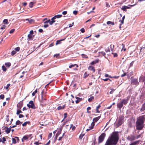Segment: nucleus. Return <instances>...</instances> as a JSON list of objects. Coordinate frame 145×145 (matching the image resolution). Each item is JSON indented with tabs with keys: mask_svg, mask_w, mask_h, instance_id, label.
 <instances>
[{
	"mask_svg": "<svg viewBox=\"0 0 145 145\" xmlns=\"http://www.w3.org/2000/svg\"><path fill=\"white\" fill-rule=\"evenodd\" d=\"M145 121V115L140 116L138 117L136 123V129L138 131L136 132L135 131V134H131L128 135L127 138V140L132 141L135 140L137 139L140 137L142 136V133H139V130L142 129L144 127V123Z\"/></svg>",
	"mask_w": 145,
	"mask_h": 145,
	"instance_id": "nucleus-1",
	"label": "nucleus"
},
{
	"mask_svg": "<svg viewBox=\"0 0 145 145\" xmlns=\"http://www.w3.org/2000/svg\"><path fill=\"white\" fill-rule=\"evenodd\" d=\"M119 138L118 132L114 131L109 137L104 145H116L118 141Z\"/></svg>",
	"mask_w": 145,
	"mask_h": 145,
	"instance_id": "nucleus-2",
	"label": "nucleus"
},
{
	"mask_svg": "<svg viewBox=\"0 0 145 145\" xmlns=\"http://www.w3.org/2000/svg\"><path fill=\"white\" fill-rule=\"evenodd\" d=\"M128 100V98L127 99H123L121 101L117 103V105L118 108L120 110L122 107L123 105H126L127 103Z\"/></svg>",
	"mask_w": 145,
	"mask_h": 145,
	"instance_id": "nucleus-3",
	"label": "nucleus"
},
{
	"mask_svg": "<svg viewBox=\"0 0 145 145\" xmlns=\"http://www.w3.org/2000/svg\"><path fill=\"white\" fill-rule=\"evenodd\" d=\"M124 117L123 115L120 116L118 119L115 123V125L116 127H118L121 125L123 122Z\"/></svg>",
	"mask_w": 145,
	"mask_h": 145,
	"instance_id": "nucleus-4",
	"label": "nucleus"
},
{
	"mask_svg": "<svg viewBox=\"0 0 145 145\" xmlns=\"http://www.w3.org/2000/svg\"><path fill=\"white\" fill-rule=\"evenodd\" d=\"M106 136V134L105 133H103L101 134L98 138V144L104 141Z\"/></svg>",
	"mask_w": 145,
	"mask_h": 145,
	"instance_id": "nucleus-5",
	"label": "nucleus"
},
{
	"mask_svg": "<svg viewBox=\"0 0 145 145\" xmlns=\"http://www.w3.org/2000/svg\"><path fill=\"white\" fill-rule=\"evenodd\" d=\"M101 116H98L97 117H96L95 118H94L93 119V122L92 123H91V129H93V127L95 125V123L96 122H97L99 120V119L101 118Z\"/></svg>",
	"mask_w": 145,
	"mask_h": 145,
	"instance_id": "nucleus-6",
	"label": "nucleus"
},
{
	"mask_svg": "<svg viewBox=\"0 0 145 145\" xmlns=\"http://www.w3.org/2000/svg\"><path fill=\"white\" fill-rule=\"evenodd\" d=\"M27 106L29 108H31L33 109L35 108L34 104L32 101H30L29 102V104H27Z\"/></svg>",
	"mask_w": 145,
	"mask_h": 145,
	"instance_id": "nucleus-7",
	"label": "nucleus"
},
{
	"mask_svg": "<svg viewBox=\"0 0 145 145\" xmlns=\"http://www.w3.org/2000/svg\"><path fill=\"white\" fill-rule=\"evenodd\" d=\"M131 82L132 83H133V84L135 85H138L139 84V82H138L137 79H135L133 77H131Z\"/></svg>",
	"mask_w": 145,
	"mask_h": 145,
	"instance_id": "nucleus-8",
	"label": "nucleus"
},
{
	"mask_svg": "<svg viewBox=\"0 0 145 145\" xmlns=\"http://www.w3.org/2000/svg\"><path fill=\"white\" fill-rule=\"evenodd\" d=\"M66 107V104H65L63 106H59L57 108V109L58 110H63L65 109Z\"/></svg>",
	"mask_w": 145,
	"mask_h": 145,
	"instance_id": "nucleus-9",
	"label": "nucleus"
},
{
	"mask_svg": "<svg viewBox=\"0 0 145 145\" xmlns=\"http://www.w3.org/2000/svg\"><path fill=\"white\" fill-rule=\"evenodd\" d=\"M23 105V103L22 101L20 102L17 105V107L19 109H21Z\"/></svg>",
	"mask_w": 145,
	"mask_h": 145,
	"instance_id": "nucleus-10",
	"label": "nucleus"
},
{
	"mask_svg": "<svg viewBox=\"0 0 145 145\" xmlns=\"http://www.w3.org/2000/svg\"><path fill=\"white\" fill-rule=\"evenodd\" d=\"M145 110V102L141 106V107L140 109V111L142 112L144 111Z\"/></svg>",
	"mask_w": 145,
	"mask_h": 145,
	"instance_id": "nucleus-11",
	"label": "nucleus"
},
{
	"mask_svg": "<svg viewBox=\"0 0 145 145\" xmlns=\"http://www.w3.org/2000/svg\"><path fill=\"white\" fill-rule=\"evenodd\" d=\"M43 91H42V93H42V100L41 101V103H45V101H46V99L45 98V97H44L42 95V93H43Z\"/></svg>",
	"mask_w": 145,
	"mask_h": 145,
	"instance_id": "nucleus-12",
	"label": "nucleus"
},
{
	"mask_svg": "<svg viewBox=\"0 0 145 145\" xmlns=\"http://www.w3.org/2000/svg\"><path fill=\"white\" fill-rule=\"evenodd\" d=\"M130 8V7H127L126 6H123L122 7L121 9L122 10H123L124 11H126V9H129Z\"/></svg>",
	"mask_w": 145,
	"mask_h": 145,
	"instance_id": "nucleus-13",
	"label": "nucleus"
},
{
	"mask_svg": "<svg viewBox=\"0 0 145 145\" xmlns=\"http://www.w3.org/2000/svg\"><path fill=\"white\" fill-rule=\"evenodd\" d=\"M88 69L90 71H92L93 72H95V69L94 67L90 66L88 67Z\"/></svg>",
	"mask_w": 145,
	"mask_h": 145,
	"instance_id": "nucleus-14",
	"label": "nucleus"
},
{
	"mask_svg": "<svg viewBox=\"0 0 145 145\" xmlns=\"http://www.w3.org/2000/svg\"><path fill=\"white\" fill-rule=\"evenodd\" d=\"M62 130V128H60L58 129L56 135V137H58L59 135L61 133Z\"/></svg>",
	"mask_w": 145,
	"mask_h": 145,
	"instance_id": "nucleus-15",
	"label": "nucleus"
},
{
	"mask_svg": "<svg viewBox=\"0 0 145 145\" xmlns=\"http://www.w3.org/2000/svg\"><path fill=\"white\" fill-rule=\"evenodd\" d=\"M140 140H137L131 143L129 145H136L137 144H139L140 142Z\"/></svg>",
	"mask_w": 145,
	"mask_h": 145,
	"instance_id": "nucleus-16",
	"label": "nucleus"
},
{
	"mask_svg": "<svg viewBox=\"0 0 145 145\" xmlns=\"http://www.w3.org/2000/svg\"><path fill=\"white\" fill-rule=\"evenodd\" d=\"M99 60L98 59H96L90 63V64L91 65H94L99 62Z\"/></svg>",
	"mask_w": 145,
	"mask_h": 145,
	"instance_id": "nucleus-17",
	"label": "nucleus"
},
{
	"mask_svg": "<svg viewBox=\"0 0 145 145\" xmlns=\"http://www.w3.org/2000/svg\"><path fill=\"white\" fill-rule=\"evenodd\" d=\"M5 2V4L6 5H10V3L9 1L7 0H4L3 1L1 2V3H3Z\"/></svg>",
	"mask_w": 145,
	"mask_h": 145,
	"instance_id": "nucleus-18",
	"label": "nucleus"
},
{
	"mask_svg": "<svg viewBox=\"0 0 145 145\" xmlns=\"http://www.w3.org/2000/svg\"><path fill=\"white\" fill-rule=\"evenodd\" d=\"M145 51V48H141L140 51V54H144V52Z\"/></svg>",
	"mask_w": 145,
	"mask_h": 145,
	"instance_id": "nucleus-19",
	"label": "nucleus"
},
{
	"mask_svg": "<svg viewBox=\"0 0 145 145\" xmlns=\"http://www.w3.org/2000/svg\"><path fill=\"white\" fill-rule=\"evenodd\" d=\"M5 128L7 129H6L5 130V132L7 133L8 134L10 133V131L11 129L10 128H8L7 127H5Z\"/></svg>",
	"mask_w": 145,
	"mask_h": 145,
	"instance_id": "nucleus-20",
	"label": "nucleus"
},
{
	"mask_svg": "<svg viewBox=\"0 0 145 145\" xmlns=\"http://www.w3.org/2000/svg\"><path fill=\"white\" fill-rule=\"evenodd\" d=\"M71 128H72V130L73 131L75 129L76 127L74 126L73 124H71L70 125V126L69 127V129L70 130Z\"/></svg>",
	"mask_w": 145,
	"mask_h": 145,
	"instance_id": "nucleus-21",
	"label": "nucleus"
},
{
	"mask_svg": "<svg viewBox=\"0 0 145 145\" xmlns=\"http://www.w3.org/2000/svg\"><path fill=\"white\" fill-rule=\"evenodd\" d=\"M62 16V15L61 14H58L55 16L53 17V19H56V18H61Z\"/></svg>",
	"mask_w": 145,
	"mask_h": 145,
	"instance_id": "nucleus-22",
	"label": "nucleus"
},
{
	"mask_svg": "<svg viewBox=\"0 0 145 145\" xmlns=\"http://www.w3.org/2000/svg\"><path fill=\"white\" fill-rule=\"evenodd\" d=\"M101 107V105L100 104H99V105L96 107V113H99L100 112L99 110V109Z\"/></svg>",
	"mask_w": 145,
	"mask_h": 145,
	"instance_id": "nucleus-23",
	"label": "nucleus"
},
{
	"mask_svg": "<svg viewBox=\"0 0 145 145\" xmlns=\"http://www.w3.org/2000/svg\"><path fill=\"white\" fill-rule=\"evenodd\" d=\"M28 138V137L27 135H25L23 137L22 139V141L23 142L25 140H26Z\"/></svg>",
	"mask_w": 145,
	"mask_h": 145,
	"instance_id": "nucleus-24",
	"label": "nucleus"
},
{
	"mask_svg": "<svg viewBox=\"0 0 145 145\" xmlns=\"http://www.w3.org/2000/svg\"><path fill=\"white\" fill-rule=\"evenodd\" d=\"M76 66V67L77 68L78 67V65L77 64H74L73 65H70L69 67L70 68H71L72 67H74V66Z\"/></svg>",
	"mask_w": 145,
	"mask_h": 145,
	"instance_id": "nucleus-25",
	"label": "nucleus"
},
{
	"mask_svg": "<svg viewBox=\"0 0 145 145\" xmlns=\"http://www.w3.org/2000/svg\"><path fill=\"white\" fill-rule=\"evenodd\" d=\"M65 39H61L59 40H58L56 41V45H57L61 43V42L62 41L64 40H65Z\"/></svg>",
	"mask_w": 145,
	"mask_h": 145,
	"instance_id": "nucleus-26",
	"label": "nucleus"
},
{
	"mask_svg": "<svg viewBox=\"0 0 145 145\" xmlns=\"http://www.w3.org/2000/svg\"><path fill=\"white\" fill-rule=\"evenodd\" d=\"M89 75V74H88L87 73V72H85V73L84 74L83 78H86L87 77H88V76Z\"/></svg>",
	"mask_w": 145,
	"mask_h": 145,
	"instance_id": "nucleus-27",
	"label": "nucleus"
},
{
	"mask_svg": "<svg viewBox=\"0 0 145 145\" xmlns=\"http://www.w3.org/2000/svg\"><path fill=\"white\" fill-rule=\"evenodd\" d=\"M52 21H51L50 22L49 24L50 25H52L56 21L54 20L55 19H53V18H52L51 19Z\"/></svg>",
	"mask_w": 145,
	"mask_h": 145,
	"instance_id": "nucleus-28",
	"label": "nucleus"
},
{
	"mask_svg": "<svg viewBox=\"0 0 145 145\" xmlns=\"http://www.w3.org/2000/svg\"><path fill=\"white\" fill-rule=\"evenodd\" d=\"M30 123V122L29 121H26L22 124V126L24 127L25 126H26L27 124L29 125Z\"/></svg>",
	"mask_w": 145,
	"mask_h": 145,
	"instance_id": "nucleus-29",
	"label": "nucleus"
},
{
	"mask_svg": "<svg viewBox=\"0 0 145 145\" xmlns=\"http://www.w3.org/2000/svg\"><path fill=\"white\" fill-rule=\"evenodd\" d=\"M94 99V97L93 96H91L88 99V101L89 102L92 101L93 99Z\"/></svg>",
	"mask_w": 145,
	"mask_h": 145,
	"instance_id": "nucleus-30",
	"label": "nucleus"
},
{
	"mask_svg": "<svg viewBox=\"0 0 145 145\" xmlns=\"http://www.w3.org/2000/svg\"><path fill=\"white\" fill-rule=\"evenodd\" d=\"M5 65L6 67H9L11 65V64L10 62H8L7 63H5Z\"/></svg>",
	"mask_w": 145,
	"mask_h": 145,
	"instance_id": "nucleus-31",
	"label": "nucleus"
},
{
	"mask_svg": "<svg viewBox=\"0 0 145 145\" xmlns=\"http://www.w3.org/2000/svg\"><path fill=\"white\" fill-rule=\"evenodd\" d=\"M28 37L30 40H32L33 39V36L30 34L28 35Z\"/></svg>",
	"mask_w": 145,
	"mask_h": 145,
	"instance_id": "nucleus-32",
	"label": "nucleus"
},
{
	"mask_svg": "<svg viewBox=\"0 0 145 145\" xmlns=\"http://www.w3.org/2000/svg\"><path fill=\"white\" fill-rule=\"evenodd\" d=\"M106 24L108 25H109L110 24H111L112 25H114V22H112L110 21H108L107 22Z\"/></svg>",
	"mask_w": 145,
	"mask_h": 145,
	"instance_id": "nucleus-33",
	"label": "nucleus"
},
{
	"mask_svg": "<svg viewBox=\"0 0 145 145\" xmlns=\"http://www.w3.org/2000/svg\"><path fill=\"white\" fill-rule=\"evenodd\" d=\"M2 70L4 72H5L7 71V68L4 65H3L2 67Z\"/></svg>",
	"mask_w": 145,
	"mask_h": 145,
	"instance_id": "nucleus-34",
	"label": "nucleus"
},
{
	"mask_svg": "<svg viewBox=\"0 0 145 145\" xmlns=\"http://www.w3.org/2000/svg\"><path fill=\"white\" fill-rule=\"evenodd\" d=\"M26 20L28 21L30 23H31L33 21V19L29 20V19H26Z\"/></svg>",
	"mask_w": 145,
	"mask_h": 145,
	"instance_id": "nucleus-35",
	"label": "nucleus"
},
{
	"mask_svg": "<svg viewBox=\"0 0 145 145\" xmlns=\"http://www.w3.org/2000/svg\"><path fill=\"white\" fill-rule=\"evenodd\" d=\"M3 23L4 24H8V20L7 19H4L3 21Z\"/></svg>",
	"mask_w": 145,
	"mask_h": 145,
	"instance_id": "nucleus-36",
	"label": "nucleus"
},
{
	"mask_svg": "<svg viewBox=\"0 0 145 145\" xmlns=\"http://www.w3.org/2000/svg\"><path fill=\"white\" fill-rule=\"evenodd\" d=\"M12 143H13L14 144H15L16 143V139H15V138H12Z\"/></svg>",
	"mask_w": 145,
	"mask_h": 145,
	"instance_id": "nucleus-37",
	"label": "nucleus"
},
{
	"mask_svg": "<svg viewBox=\"0 0 145 145\" xmlns=\"http://www.w3.org/2000/svg\"><path fill=\"white\" fill-rule=\"evenodd\" d=\"M67 114L65 113L64 114V118L62 121L67 117Z\"/></svg>",
	"mask_w": 145,
	"mask_h": 145,
	"instance_id": "nucleus-38",
	"label": "nucleus"
},
{
	"mask_svg": "<svg viewBox=\"0 0 145 145\" xmlns=\"http://www.w3.org/2000/svg\"><path fill=\"white\" fill-rule=\"evenodd\" d=\"M82 100V98H80V99H77L76 101V103L77 104L79 103V102L81 101Z\"/></svg>",
	"mask_w": 145,
	"mask_h": 145,
	"instance_id": "nucleus-39",
	"label": "nucleus"
},
{
	"mask_svg": "<svg viewBox=\"0 0 145 145\" xmlns=\"http://www.w3.org/2000/svg\"><path fill=\"white\" fill-rule=\"evenodd\" d=\"M21 123H22V122L19 120L17 121L16 123V125H19Z\"/></svg>",
	"mask_w": 145,
	"mask_h": 145,
	"instance_id": "nucleus-40",
	"label": "nucleus"
},
{
	"mask_svg": "<svg viewBox=\"0 0 145 145\" xmlns=\"http://www.w3.org/2000/svg\"><path fill=\"white\" fill-rule=\"evenodd\" d=\"M84 135V134H81L80 135L79 137V138L80 139H81L83 137Z\"/></svg>",
	"mask_w": 145,
	"mask_h": 145,
	"instance_id": "nucleus-41",
	"label": "nucleus"
},
{
	"mask_svg": "<svg viewBox=\"0 0 145 145\" xmlns=\"http://www.w3.org/2000/svg\"><path fill=\"white\" fill-rule=\"evenodd\" d=\"M112 54L113 55L114 57H117L118 56V54L116 53L112 52Z\"/></svg>",
	"mask_w": 145,
	"mask_h": 145,
	"instance_id": "nucleus-42",
	"label": "nucleus"
},
{
	"mask_svg": "<svg viewBox=\"0 0 145 145\" xmlns=\"http://www.w3.org/2000/svg\"><path fill=\"white\" fill-rule=\"evenodd\" d=\"M37 89H36L35 91H34L32 94V95L33 96H34L35 94L37 93Z\"/></svg>",
	"mask_w": 145,
	"mask_h": 145,
	"instance_id": "nucleus-43",
	"label": "nucleus"
},
{
	"mask_svg": "<svg viewBox=\"0 0 145 145\" xmlns=\"http://www.w3.org/2000/svg\"><path fill=\"white\" fill-rule=\"evenodd\" d=\"M16 53V51L15 50H13L11 53V55L13 56Z\"/></svg>",
	"mask_w": 145,
	"mask_h": 145,
	"instance_id": "nucleus-44",
	"label": "nucleus"
},
{
	"mask_svg": "<svg viewBox=\"0 0 145 145\" xmlns=\"http://www.w3.org/2000/svg\"><path fill=\"white\" fill-rule=\"evenodd\" d=\"M91 107H88L87 108V112L88 113H90V111H89V110H91Z\"/></svg>",
	"mask_w": 145,
	"mask_h": 145,
	"instance_id": "nucleus-45",
	"label": "nucleus"
},
{
	"mask_svg": "<svg viewBox=\"0 0 145 145\" xmlns=\"http://www.w3.org/2000/svg\"><path fill=\"white\" fill-rule=\"evenodd\" d=\"M123 46V48L121 49V51L123 50L124 51H125L126 50V49L125 48V45L123 44H122Z\"/></svg>",
	"mask_w": 145,
	"mask_h": 145,
	"instance_id": "nucleus-46",
	"label": "nucleus"
},
{
	"mask_svg": "<svg viewBox=\"0 0 145 145\" xmlns=\"http://www.w3.org/2000/svg\"><path fill=\"white\" fill-rule=\"evenodd\" d=\"M20 48L19 47L16 48H14V50L16 51H19L20 50Z\"/></svg>",
	"mask_w": 145,
	"mask_h": 145,
	"instance_id": "nucleus-47",
	"label": "nucleus"
},
{
	"mask_svg": "<svg viewBox=\"0 0 145 145\" xmlns=\"http://www.w3.org/2000/svg\"><path fill=\"white\" fill-rule=\"evenodd\" d=\"M22 112L21 110H17L16 112V114L17 115H19L20 113H22Z\"/></svg>",
	"mask_w": 145,
	"mask_h": 145,
	"instance_id": "nucleus-48",
	"label": "nucleus"
},
{
	"mask_svg": "<svg viewBox=\"0 0 145 145\" xmlns=\"http://www.w3.org/2000/svg\"><path fill=\"white\" fill-rule=\"evenodd\" d=\"M15 29H11L9 31V33H12L15 31Z\"/></svg>",
	"mask_w": 145,
	"mask_h": 145,
	"instance_id": "nucleus-49",
	"label": "nucleus"
},
{
	"mask_svg": "<svg viewBox=\"0 0 145 145\" xmlns=\"http://www.w3.org/2000/svg\"><path fill=\"white\" fill-rule=\"evenodd\" d=\"M10 84H8L7 86L6 87H5L4 88H5L6 89H8L9 87L10 86Z\"/></svg>",
	"mask_w": 145,
	"mask_h": 145,
	"instance_id": "nucleus-50",
	"label": "nucleus"
},
{
	"mask_svg": "<svg viewBox=\"0 0 145 145\" xmlns=\"http://www.w3.org/2000/svg\"><path fill=\"white\" fill-rule=\"evenodd\" d=\"M82 56L84 58H87L88 57L86 55H85L84 54H82Z\"/></svg>",
	"mask_w": 145,
	"mask_h": 145,
	"instance_id": "nucleus-51",
	"label": "nucleus"
},
{
	"mask_svg": "<svg viewBox=\"0 0 145 145\" xmlns=\"http://www.w3.org/2000/svg\"><path fill=\"white\" fill-rule=\"evenodd\" d=\"M3 140L2 142L3 143H5V142L6 141V139L5 137H3L2 138Z\"/></svg>",
	"mask_w": 145,
	"mask_h": 145,
	"instance_id": "nucleus-52",
	"label": "nucleus"
},
{
	"mask_svg": "<svg viewBox=\"0 0 145 145\" xmlns=\"http://www.w3.org/2000/svg\"><path fill=\"white\" fill-rule=\"evenodd\" d=\"M134 61H133L131 62V63L129 65V67H131L133 66V64L134 63Z\"/></svg>",
	"mask_w": 145,
	"mask_h": 145,
	"instance_id": "nucleus-53",
	"label": "nucleus"
},
{
	"mask_svg": "<svg viewBox=\"0 0 145 145\" xmlns=\"http://www.w3.org/2000/svg\"><path fill=\"white\" fill-rule=\"evenodd\" d=\"M6 27V26L5 25H3L1 27V29L2 30H3L4 29H5V28Z\"/></svg>",
	"mask_w": 145,
	"mask_h": 145,
	"instance_id": "nucleus-54",
	"label": "nucleus"
},
{
	"mask_svg": "<svg viewBox=\"0 0 145 145\" xmlns=\"http://www.w3.org/2000/svg\"><path fill=\"white\" fill-rule=\"evenodd\" d=\"M5 97L4 95L3 94H1L0 95V98L1 99H3Z\"/></svg>",
	"mask_w": 145,
	"mask_h": 145,
	"instance_id": "nucleus-55",
	"label": "nucleus"
},
{
	"mask_svg": "<svg viewBox=\"0 0 145 145\" xmlns=\"http://www.w3.org/2000/svg\"><path fill=\"white\" fill-rule=\"evenodd\" d=\"M80 31L82 33H84L85 31V29L84 28H81L80 29Z\"/></svg>",
	"mask_w": 145,
	"mask_h": 145,
	"instance_id": "nucleus-56",
	"label": "nucleus"
},
{
	"mask_svg": "<svg viewBox=\"0 0 145 145\" xmlns=\"http://www.w3.org/2000/svg\"><path fill=\"white\" fill-rule=\"evenodd\" d=\"M52 133H50L49 134V135H48V138H50L52 136Z\"/></svg>",
	"mask_w": 145,
	"mask_h": 145,
	"instance_id": "nucleus-57",
	"label": "nucleus"
},
{
	"mask_svg": "<svg viewBox=\"0 0 145 145\" xmlns=\"http://www.w3.org/2000/svg\"><path fill=\"white\" fill-rule=\"evenodd\" d=\"M78 12V11L77 10H74L73 11V13L74 14L76 15L77 14Z\"/></svg>",
	"mask_w": 145,
	"mask_h": 145,
	"instance_id": "nucleus-58",
	"label": "nucleus"
},
{
	"mask_svg": "<svg viewBox=\"0 0 145 145\" xmlns=\"http://www.w3.org/2000/svg\"><path fill=\"white\" fill-rule=\"evenodd\" d=\"M50 21H51L49 19V20H48L44 22V23L45 24H47L48 23H50Z\"/></svg>",
	"mask_w": 145,
	"mask_h": 145,
	"instance_id": "nucleus-59",
	"label": "nucleus"
},
{
	"mask_svg": "<svg viewBox=\"0 0 145 145\" xmlns=\"http://www.w3.org/2000/svg\"><path fill=\"white\" fill-rule=\"evenodd\" d=\"M105 77H109L110 78H112V76H109L108 75V74H106L105 75Z\"/></svg>",
	"mask_w": 145,
	"mask_h": 145,
	"instance_id": "nucleus-60",
	"label": "nucleus"
},
{
	"mask_svg": "<svg viewBox=\"0 0 145 145\" xmlns=\"http://www.w3.org/2000/svg\"><path fill=\"white\" fill-rule=\"evenodd\" d=\"M19 117L20 118H21L24 117V116L22 114H19Z\"/></svg>",
	"mask_w": 145,
	"mask_h": 145,
	"instance_id": "nucleus-61",
	"label": "nucleus"
},
{
	"mask_svg": "<svg viewBox=\"0 0 145 145\" xmlns=\"http://www.w3.org/2000/svg\"><path fill=\"white\" fill-rule=\"evenodd\" d=\"M120 24H123L124 23V20H120Z\"/></svg>",
	"mask_w": 145,
	"mask_h": 145,
	"instance_id": "nucleus-62",
	"label": "nucleus"
},
{
	"mask_svg": "<svg viewBox=\"0 0 145 145\" xmlns=\"http://www.w3.org/2000/svg\"><path fill=\"white\" fill-rule=\"evenodd\" d=\"M126 73L125 72L124 73V74H122L121 75V77H123L124 76H126Z\"/></svg>",
	"mask_w": 145,
	"mask_h": 145,
	"instance_id": "nucleus-63",
	"label": "nucleus"
},
{
	"mask_svg": "<svg viewBox=\"0 0 145 145\" xmlns=\"http://www.w3.org/2000/svg\"><path fill=\"white\" fill-rule=\"evenodd\" d=\"M22 4L25 7L27 5V3H26V2H24V3H22Z\"/></svg>",
	"mask_w": 145,
	"mask_h": 145,
	"instance_id": "nucleus-64",
	"label": "nucleus"
}]
</instances>
